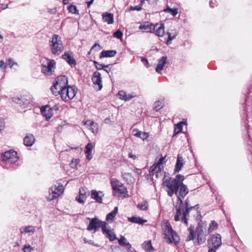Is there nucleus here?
I'll return each instance as SVG.
<instances>
[{
  "mask_svg": "<svg viewBox=\"0 0 252 252\" xmlns=\"http://www.w3.org/2000/svg\"><path fill=\"white\" fill-rule=\"evenodd\" d=\"M164 232L171 235L173 241L175 243L178 242V237L177 233L173 230L172 227L169 224H167L164 227Z\"/></svg>",
  "mask_w": 252,
  "mask_h": 252,
  "instance_id": "dca6fc26",
  "label": "nucleus"
},
{
  "mask_svg": "<svg viewBox=\"0 0 252 252\" xmlns=\"http://www.w3.org/2000/svg\"><path fill=\"white\" fill-rule=\"evenodd\" d=\"M122 177L126 181H128L131 177V174L129 173H122Z\"/></svg>",
  "mask_w": 252,
  "mask_h": 252,
  "instance_id": "864d4df0",
  "label": "nucleus"
},
{
  "mask_svg": "<svg viewBox=\"0 0 252 252\" xmlns=\"http://www.w3.org/2000/svg\"><path fill=\"white\" fill-rule=\"evenodd\" d=\"M49 46L52 53L54 56L60 55L63 50V46L61 38L57 34H54L49 41Z\"/></svg>",
  "mask_w": 252,
  "mask_h": 252,
  "instance_id": "7ed1b4c3",
  "label": "nucleus"
},
{
  "mask_svg": "<svg viewBox=\"0 0 252 252\" xmlns=\"http://www.w3.org/2000/svg\"><path fill=\"white\" fill-rule=\"evenodd\" d=\"M137 207L141 210L146 211L148 209V204L146 200H144L137 205Z\"/></svg>",
  "mask_w": 252,
  "mask_h": 252,
  "instance_id": "58836bf2",
  "label": "nucleus"
},
{
  "mask_svg": "<svg viewBox=\"0 0 252 252\" xmlns=\"http://www.w3.org/2000/svg\"><path fill=\"white\" fill-rule=\"evenodd\" d=\"M103 22L108 24H112L114 23L113 14L111 13H104L102 15Z\"/></svg>",
  "mask_w": 252,
  "mask_h": 252,
  "instance_id": "393cba45",
  "label": "nucleus"
},
{
  "mask_svg": "<svg viewBox=\"0 0 252 252\" xmlns=\"http://www.w3.org/2000/svg\"><path fill=\"white\" fill-rule=\"evenodd\" d=\"M218 226V224L215 222V221H212L210 224V227L208 229V233L211 232L215 228Z\"/></svg>",
  "mask_w": 252,
  "mask_h": 252,
  "instance_id": "09e8293b",
  "label": "nucleus"
},
{
  "mask_svg": "<svg viewBox=\"0 0 252 252\" xmlns=\"http://www.w3.org/2000/svg\"><path fill=\"white\" fill-rule=\"evenodd\" d=\"M175 32L177 33V35H178V32L176 31V30H173L171 31V32H167V34L168 35V38H169V35H171V36H173V35Z\"/></svg>",
  "mask_w": 252,
  "mask_h": 252,
  "instance_id": "e2e57ef3",
  "label": "nucleus"
},
{
  "mask_svg": "<svg viewBox=\"0 0 252 252\" xmlns=\"http://www.w3.org/2000/svg\"><path fill=\"white\" fill-rule=\"evenodd\" d=\"M4 125H5V123H4L3 120L0 118V131L4 128Z\"/></svg>",
  "mask_w": 252,
  "mask_h": 252,
  "instance_id": "680f3d73",
  "label": "nucleus"
},
{
  "mask_svg": "<svg viewBox=\"0 0 252 252\" xmlns=\"http://www.w3.org/2000/svg\"><path fill=\"white\" fill-rule=\"evenodd\" d=\"M89 195L90 192L87 189L81 188L79 189V194L76 197L75 200L78 203L84 204L87 198Z\"/></svg>",
  "mask_w": 252,
  "mask_h": 252,
  "instance_id": "f8f14e48",
  "label": "nucleus"
},
{
  "mask_svg": "<svg viewBox=\"0 0 252 252\" xmlns=\"http://www.w3.org/2000/svg\"><path fill=\"white\" fill-rule=\"evenodd\" d=\"M6 63H7V66L9 65L10 68L13 67L14 65H17V63L14 62L11 59H9Z\"/></svg>",
  "mask_w": 252,
  "mask_h": 252,
  "instance_id": "4d7b16f0",
  "label": "nucleus"
},
{
  "mask_svg": "<svg viewBox=\"0 0 252 252\" xmlns=\"http://www.w3.org/2000/svg\"><path fill=\"white\" fill-rule=\"evenodd\" d=\"M113 36L118 39H121L123 36V32L120 30H118L114 33Z\"/></svg>",
  "mask_w": 252,
  "mask_h": 252,
  "instance_id": "8fccbe9b",
  "label": "nucleus"
},
{
  "mask_svg": "<svg viewBox=\"0 0 252 252\" xmlns=\"http://www.w3.org/2000/svg\"><path fill=\"white\" fill-rule=\"evenodd\" d=\"M189 232V235L187 237V241H189L190 240H193L195 239L196 236V231H194V228L193 226L190 225L188 229Z\"/></svg>",
  "mask_w": 252,
  "mask_h": 252,
  "instance_id": "f704fd0d",
  "label": "nucleus"
},
{
  "mask_svg": "<svg viewBox=\"0 0 252 252\" xmlns=\"http://www.w3.org/2000/svg\"><path fill=\"white\" fill-rule=\"evenodd\" d=\"M139 28L146 32H152L155 30V26L154 24L149 23H145L140 25Z\"/></svg>",
  "mask_w": 252,
  "mask_h": 252,
  "instance_id": "4be33fe9",
  "label": "nucleus"
},
{
  "mask_svg": "<svg viewBox=\"0 0 252 252\" xmlns=\"http://www.w3.org/2000/svg\"><path fill=\"white\" fill-rule=\"evenodd\" d=\"M102 231L103 234H105L106 238L110 241L117 239V237L113 229H111L110 227L108 226L107 223H104V225L102 227Z\"/></svg>",
  "mask_w": 252,
  "mask_h": 252,
  "instance_id": "9b49d317",
  "label": "nucleus"
},
{
  "mask_svg": "<svg viewBox=\"0 0 252 252\" xmlns=\"http://www.w3.org/2000/svg\"><path fill=\"white\" fill-rule=\"evenodd\" d=\"M189 199L188 198H187L186 201H185V210L183 211V215L184 216H189V212L190 211V210L192 209V208H194L195 207H196V206H198V205H195V206H193V207H192V206H190V205H189Z\"/></svg>",
  "mask_w": 252,
  "mask_h": 252,
  "instance_id": "473e14b6",
  "label": "nucleus"
},
{
  "mask_svg": "<svg viewBox=\"0 0 252 252\" xmlns=\"http://www.w3.org/2000/svg\"><path fill=\"white\" fill-rule=\"evenodd\" d=\"M0 165L4 168L8 169L18 160L17 153L13 150L5 152L1 155Z\"/></svg>",
  "mask_w": 252,
  "mask_h": 252,
  "instance_id": "f03ea898",
  "label": "nucleus"
},
{
  "mask_svg": "<svg viewBox=\"0 0 252 252\" xmlns=\"http://www.w3.org/2000/svg\"><path fill=\"white\" fill-rule=\"evenodd\" d=\"M55 110L56 111H57L59 110V106L58 105H54L53 107H52L51 108H50V106H48V105H46L45 106H42L41 108V113L44 114V115H46L45 114V112L46 111H48V110Z\"/></svg>",
  "mask_w": 252,
  "mask_h": 252,
  "instance_id": "4c0bfd02",
  "label": "nucleus"
},
{
  "mask_svg": "<svg viewBox=\"0 0 252 252\" xmlns=\"http://www.w3.org/2000/svg\"><path fill=\"white\" fill-rule=\"evenodd\" d=\"M184 164L185 163L184 162V159L183 158L179 155H178L175 165V167L174 169V173H176L179 172L180 170H181Z\"/></svg>",
  "mask_w": 252,
  "mask_h": 252,
  "instance_id": "5701e85b",
  "label": "nucleus"
},
{
  "mask_svg": "<svg viewBox=\"0 0 252 252\" xmlns=\"http://www.w3.org/2000/svg\"><path fill=\"white\" fill-rule=\"evenodd\" d=\"M88 219L90 220V221L87 227V230L89 231L94 230V232L97 231L99 228H102L104 223H106V222L102 221L96 217L92 219L88 218Z\"/></svg>",
  "mask_w": 252,
  "mask_h": 252,
  "instance_id": "6e6552de",
  "label": "nucleus"
},
{
  "mask_svg": "<svg viewBox=\"0 0 252 252\" xmlns=\"http://www.w3.org/2000/svg\"><path fill=\"white\" fill-rule=\"evenodd\" d=\"M60 90L61 89H60L56 88L55 84H54V85L51 88V90L52 91L53 94L55 96L60 94Z\"/></svg>",
  "mask_w": 252,
  "mask_h": 252,
  "instance_id": "a18cd8bd",
  "label": "nucleus"
},
{
  "mask_svg": "<svg viewBox=\"0 0 252 252\" xmlns=\"http://www.w3.org/2000/svg\"><path fill=\"white\" fill-rule=\"evenodd\" d=\"M141 61L146 66H147L149 64L148 60L145 58H141Z\"/></svg>",
  "mask_w": 252,
  "mask_h": 252,
  "instance_id": "69168bd1",
  "label": "nucleus"
},
{
  "mask_svg": "<svg viewBox=\"0 0 252 252\" xmlns=\"http://www.w3.org/2000/svg\"><path fill=\"white\" fill-rule=\"evenodd\" d=\"M118 207H115L114 209V210L107 214L106 216V220H113L114 218L115 217L116 214L118 213Z\"/></svg>",
  "mask_w": 252,
  "mask_h": 252,
  "instance_id": "e433bc0d",
  "label": "nucleus"
},
{
  "mask_svg": "<svg viewBox=\"0 0 252 252\" xmlns=\"http://www.w3.org/2000/svg\"><path fill=\"white\" fill-rule=\"evenodd\" d=\"M184 179V176L181 174L177 175L174 179L164 177L163 184L167 188L166 191L170 197H172L174 194H178V190Z\"/></svg>",
  "mask_w": 252,
  "mask_h": 252,
  "instance_id": "f257e3e1",
  "label": "nucleus"
},
{
  "mask_svg": "<svg viewBox=\"0 0 252 252\" xmlns=\"http://www.w3.org/2000/svg\"><path fill=\"white\" fill-rule=\"evenodd\" d=\"M142 5L140 3V5L135 6H131L130 7V9L132 10H136V11H140L142 9Z\"/></svg>",
  "mask_w": 252,
  "mask_h": 252,
  "instance_id": "bf43d9fd",
  "label": "nucleus"
},
{
  "mask_svg": "<svg viewBox=\"0 0 252 252\" xmlns=\"http://www.w3.org/2000/svg\"><path fill=\"white\" fill-rule=\"evenodd\" d=\"M182 124L185 125L186 124V122H182L179 123L177 125V128L178 129V130L176 132V129H175L174 135L177 134V133H179L180 132H181L182 131Z\"/></svg>",
  "mask_w": 252,
  "mask_h": 252,
  "instance_id": "de8ad7c7",
  "label": "nucleus"
},
{
  "mask_svg": "<svg viewBox=\"0 0 252 252\" xmlns=\"http://www.w3.org/2000/svg\"><path fill=\"white\" fill-rule=\"evenodd\" d=\"M118 95L120 99L125 101H128L136 96V94L134 93L127 94L126 92L124 91H119Z\"/></svg>",
  "mask_w": 252,
  "mask_h": 252,
  "instance_id": "a211bd4d",
  "label": "nucleus"
},
{
  "mask_svg": "<svg viewBox=\"0 0 252 252\" xmlns=\"http://www.w3.org/2000/svg\"><path fill=\"white\" fill-rule=\"evenodd\" d=\"M208 242L209 245L212 244V248L217 250L220 247L222 244L221 236L219 234H215L212 236L210 240H208Z\"/></svg>",
  "mask_w": 252,
  "mask_h": 252,
  "instance_id": "ddd939ff",
  "label": "nucleus"
},
{
  "mask_svg": "<svg viewBox=\"0 0 252 252\" xmlns=\"http://www.w3.org/2000/svg\"><path fill=\"white\" fill-rule=\"evenodd\" d=\"M94 64L97 70L104 69V68H108L110 64L102 65L96 61H94Z\"/></svg>",
  "mask_w": 252,
  "mask_h": 252,
  "instance_id": "37998d69",
  "label": "nucleus"
},
{
  "mask_svg": "<svg viewBox=\"0 0 252 252\" xmlns=\"http://www.w3.org/2000/svg\"><path fill=\"white\" fill-rule=\"evenodd\" d=\"M79 162V159L74 158L72 159L71 162L70 163V165L71 168H75L76 167L77 165Z\"/></svg>",
  "mask_w": 252,
  "mask_h": 252,
  "instance_id": "3c124183",
  "label": "nucleus"
},
{
  "mask_svg": "<svg viewBox=\"0 0 252 252\" xmlns=\"http://www.w3.org/2000/svg\"><path fill=\"white\" fill-rule=\"evenodd\" d=\"M35 138L33 134L28 133L24 139V143L26 146H32L34 143Z\"/></svg>",
  "mask_w": 252,
  "mask_h": 252,
  "instance_id": "aec40b11",
  "label": "nucleus"
},
{
  "mask_svg": "<svg viewBox=\"0 0 252 252\" xmlns=\"http://www.w3.org/2000/svg\"><path fill=\"white\" fill-rule=\"evenodd\" d=\"M23 250L24 252H31L33 250V248L30 245H25L24 246Z\"/></svg>",
  "mask_w": 252,
  "mask_h": 252,
  "instance_id": "603ef678",
  "label": "nucleus"
},
{
  "mask_svg": "<svg viewBox=\"0 0 252 252\" xmlns=\"http://www.w3.org/2000/svg\"><path fill=\"white\" fill-rule=\"evenodd\" d=\"M118 242L120 245L125 247L127 249H130L131 248V245L128 242H126V239L124 236H121V238L119 239Z\"/></svg>",
  "mask_w": 252,
  "mask_h": 252,
  "instance_id": "c9c22d12",
  "label": "nucleus"
},
{
  "mask_svg": "<svg viewBox=\"0 0 252 252\" xmlns=\"http://www.w3.org/2000/svg\"><path fill=\"white\" fill-rule=\"evenodd\" d=\"M162 167H158L156 166H152L150 169V172L153 176H155L157 178H158L162 176Z\"/></svg>",
  "mask_w": 252,
  "mask_h": 252,
  "instance_id": "412c9836",
  "label": "nucleus"
},
{
  "mask_svg": "<svg viewBox=\"0 0 252 252\" xmlns=\"http://www.w3.org/2000/svg\"><path fill=\"white\" fill-rule=\"evenodd\" d=\"M90 126L91 127V130L94 134H96L98 130V125L96 123H94V121H91L90 123Z\"/></svg>",
  "mask_w": 252,
  "mask_h": 252,
  "instance_id": "a19ab883",
  "label": "nucleus"
},
{
  "mask_svg": "<svg viewBox=\"0 0 252 252\" xmlns=\"http://www.w3.org/2000/svg\"><path fill=\"white\" fill-rule=\"evenodd\" d=\"M92 80L95 89L97 90L98 91L101 90L102 88V82L101 74L99 72L95 71L94 72L92 78Z\"/></svg>",
  "mask_w": 252,
  "mask_h": 252,
  "instance_id": "9d476101",
  "label": "nucleus"
},
{
  "mask_svg": "<svg viewBox=\"0 0 252 252\" xmlns=\"http://www.w3.org/2000/svg\"><path fill=\"white\" fill-rule=\"evenodd\" d=\"M21 233H29V235L33 234L35 232V227L32 225H27L20 229Z\"/></svg>",
  "mask_w": 252,
  "mask_h": 252,
  "instance_id": "a878e982",
  "label": "nucleus"
},
{
  "mask_svg": "<svg viewBox=\"0 0 252 252\" xmlns=\"http://www.w3.org/2000/svg\"><path fill=\"white\" fill-rule=\"evenodd\" d=\"M101 49V47H100L99 44H98L97 43H95L94 45H93L92 46V47L91 48V49L90 52H91L93 50H96V51H98V50H100Z\"/></svg>",
  "mask_w": 252,
  "mask_h": 252,
  "instance_id": "13d9d810",
  "label": "nucleus"
},
{
  "mask_svg": "<svg viewBox=\"0 0 252 252\" xmlns=\"http://www.w3.org/2000/svg\"><path fill=\"white\" fill-rule=\"evenodd\" d=\"M93 148V144L91 143H89L85 147V153H92Z\"/></svg>",
  "mask_w": 252,
  "mask_h": 252,
  "instance_id": "49530a36",
  "label": "nucleus"
},
{
  "mask_svg": "<svg viewBox=\"0 0 252 252\" xmlns=\"http://www.w3.org/2000/svg\"><path fill=\"white\" fill-rule=\"evenodd\" d=\"M13 101L19 104L20 106H23L28 105L30 101L28 99L23 97H14L13 99Z\"/></svg>",
  "mask_w": 252,
  "mask_h": 252,
  "instance_id": "c85d7f7f",
  "label": "nucleus"
},
{
  "mask_svg": "<svg viewBox=\"0 0 252 252\" xmlns=\"http://www.w3.org/2000/svg\"><path fill=\"white\" fill-rule=\"evenodd\" d=\"M156 30V35L158 36H163L165 33L163 24H157L155 25Z\"/></svg>",
  "mask_w": 252,
  "mask_h": 252,
  "instance_id": "c756f323",
  "label": "nucleus"
},
{
  "mask_svg": "<svg viewBox=\"0 0 252 252\" xmlns=\"http://www.w3.org/2000/svg\"><path fill=\"white\" fill-rule=\"evenodd\" d=\"M142 248L147 252H153L154 249L152 245L151 241H145L141 245Z\"/></svg>",
  "mask_w": 252,
  "mask_h": 252,
  "instance_id": "2f4dec72",
  "label": "nucleus"
},
{
  "mask_svg": "<svg viewBox=\"0 0 252 252\" xmlns=\"http://www.w3.org/2000/svg\"><path fill=\"white\" fill-rule=\"evenodd\" d=\"M100 194H102L101 191L98 192L95 190H92L91 191V197L97 202L101 203L102 196L99 195Z\"/></svg>",
  "mask_w": 252,
  "mask_h": 252,
  "instance_id": "7c9ffc66",
  "label": "nucleus"
},
{
  "mask_svg": "<svg viewBox=\"0 0 252 252\" xmlns=\"http://www.w3.org/2000/svg\"><path fill=\"white\" fill-rule=\"evenodd\" d=\"M128 220L129 222L134 223H137L139 224H143L145 222H146L147 221V220H143L140 217H137L135 216H132L131 217H128Z\"/></svg>",
  "mask_w": 252,
  "mask_h": 252,
  "instance_id": "cd10ccee",
  "label": "nucleus"
},
{
  "mask_svg": "<svg viewBox=\"0 0 252 252\" xmlns=\"http://www.w3.org/2000/svg\"><path fill=\"white\" fill-rule=\"evenodd\" d=\"M111 186L113 189L116 192L120 194H126L127 193V189L119 181L116 179L111 180Z\"/></svg>",
  "mask_w": 252,
  "mask_h": 252,
  "instance_id": "0eeeda50",
  "label": "nucleus"
},
{
  "mask_svg": "<svg viewBox=\"0 0 252 252\" xmlns=\"http://www.w3.org/2000/svg\"><path fill=\"white\" fill-rule=\"evenodd\" d=\"M54 84L55 85L56 88L60 89L67 87V77L64 75L58 77Z\"/></svg>",
  "mask_w": 252,
  "mask_h": 252,
  "instance_id": "2eb2a0df",
  "label": "nucleus"
},
{
  "mask_svg": "<svg viewBox=\"0 0 252 252\" xmlns=\"http://www.w3.org/2000/svg\"><path fill=\"white\" fill-rule=\"evenodd\" d=\"M164 238L165 239H166L169 243H172V241L171 240V238L170 237V235L168 234V235L167 234H165Z\"/></svg>",
  "mask_w": 252,
  "mask_h": 252,
  "instance_id": "0e129e2a",
  "label": "nucleus"
},
{
  "mask_svg": "<svg viewBox=\"0 0 252 252\" xmlns=\"http://www.w3.org/2000/svg\"><path fill=\"white\" fill-rule=\"evenodd\" d=\"M76 92V87L68 86L60 90V95L63 101H68L74 98Z\"/></svg>",
  "mask_w": 252,
  "mask_h": 252,
  "instance_id": "39448f33",
  "label": "nucleus"
},
{
  "mask_svg": "<svg viewBox=\"0 0 252 252\" xmlns=\"http://www.w3.org/2000/svg\"><path fill=\"white\" fill-rule=\"evenodd\" d=\"M62 58L71 66H74L76 64L75 60L69 52H64V54L62 55Z\"/></svg>",
  "mask_w": 252,
  "mask_h": 252,
  "instance_id": "f3484780",
  "label": "nucleus"
},
{
  "mask_svg": "<svg viewBox=\"0 0 252 252\" xmlns=\"http://www.w3.org/2000/svg\"><path fill=\"white\" fill-rule=\"evenodd\" d=\"M167 63V57L162 56L158 60L157 66L156 68V70L157 72H159L161 71L164 67L165 64Z\"/></svg>",
  "mask_w": 252,
  "mask_h": 252,
  "instance_id": "6ab92c4d",
  "label": "nucleus"
},
{
  "mask_svg": "<svg viewBox=\"0 0 252 252\" xmlns=\"http://www.w3.org/2000/svg\"><path fill=\"white\" fill-rule=\"evenodd\" d=\"M197 234V244L201 245L206 241V237L209 233L207 232L206 225L203 223H199L196 229Z\"/></svg>",
  "mask_w": 252,
  "mask_h": 252,
  "instance_id": "423d86ee",
  "label": "nucleus"
},
{
  "mask_svg": "<svg viewBox=\"0 0 252 252\" xmlns=\"http://www.w3.org/2000/svg\"><path fill=\"white\" fill-rule=\"evenodd\" d=\"M163 101L162 100H157L154 104V110L158 112L160 109H161L163 106Z\"/></svg>",
  "mask_w": 252,
  "mask_h": 252,
  "instance_id": "ea45409f",
  "label": "nucleus"
},
{
  "mask_svg": "<svg viewBox=\"0 0 252 252\" xmlns=\"http://www.w3.org/2000/svg\"><path fill=\"white\" fill-rule=\"evenodd\" d=\"M7 67V63H5L3 60H0V68H2L5 70Z\"/></svg>",
  "mask_w": 252,
  "mask_h": 252,
  "instance_id": "052dcab7",
  "label": "nucleus"
},
{
  "mask_svg": "<svg viewBox=\"0 0 252 252\" xmlns=\"http://www.w3.org/2000/svg\"><path fill=\"white\" fill-rule=\"evenodd\" d=\"M56 62L54 60L46 59L41 64V71L46 75H51L55 71Z\"/></svg>",
  "mask_w": 252,
  "mask_h": 252,
  "instance_id": "20e7f679",
  "label": "nucleus"
},
{
  "mask_svg": "<svg viewBox=\"0 0 252 252\" xmlns=\"http://www.w3.org/2000/svg\"><path fill=\"white\" fill-rule=\"evenodd\" d=\"M67 9L69 12L72 14H79V11L75 5L71 4L68 6Z\"/></svg>",
  "mask_w": 252,
  "mask_h": 252,
  "instance_id": "c03bdc74",
  "label": "nucleus"
},
{
  "mask_svg": "<svg viewBox=\"0 0 252 252\" xmlns=\"http://www.w3.org/2000/svg\"><path fill=\"white\" fill-rule=\"evenodd\" d=\"M117 54L116 50H103L99 55V58L113 57Z\"/></svg>",
  "mask_w": 252,
  "mask_h": 252,
  "instance_id": "b1692460",
  "label": "nucleus"
},
{
  "mask_svg": "<svg viewBox=\"0 0 252 252\" xmlns=\"http://www.w3.org/2000/svg\"><path fill=\"white\" fill-rule=\"evenodd\" d=\"M188 193L189 189L187 186L182 182L178 190V194H176L178 197V200L180 204H183L182 199L184 198Z\"/></svg>",
  "mask_w": 252,
  "mask_h": 252,
  "instance_id": "4468645a",
  "label": "nucleus"
},
{
  "mask_svg": "<svg viewBox=\"0 0 252 252\" xmlns=\"http://www.w3.org/2000/svg\"><path fill=\"white\" fill-rule=\"evenodd\" d=\"M184 208L183 204H180V203H179V205L177 208L176 214L174 216V220L175 221H177L180 220V217L181 216L182 213H183V211H184Z\"/></svg>",
  "mask_w": 252,
  "mask_h": 252,
  "instance_id": "72a5a7b5",
  "label": "nucleus"
},
{
  "mask_svg": "<svg viewBox=\"0 0 252 252\" xmlns=\"http://www.w3.org/2000/svg\"><path fill=\"white\" fill-rule=\"evenodd\" d=\"M163 160H164L163 158H160L158 160V161L157 163H154L152 166H156L157 167H162L163 168L162 164Z\"/></svg>",
  "mask_w": 252,
  "mask_h": 252,
  "instance_id": "6e6d98bb",
  "label": "nucleus"
},
{
  "mask_svg": "<svg viewBox=\"0 0 252 252\" xmlns=\"http://www.w3.org/2000/svg\"><path fill=\"white\" fill-rule=\"evenodd\" d=\"M177 33L175 32H174L173 36H171V35H169V38H168V39L166 41V44L167 45H170L172 43V40L175 39Z\"/></svg>",
  "mask_w": 252,
  "mask_h": 252,
  "instance_id": "5fc2aeb1",
  "label": "nucleus"
},
{
  "mask_svg": "<svg viewBox=\"0 0 252 252\" xmlns=\"http://www.w3.org/2000/svg\"><path fill=\"white\" fill-rule=\"evenodd\" d=\"M164 11L170 13L173 16H175L178 13L177 8H171L169 7L165 9Z\"/></svg>",
  "mask_w": 252,
  "mask_h": 252,
  "instance_id": "79ce46f5",
  "label": "nucleus"
},
{
  "mask_svg": "<svg viewBox=\"0 0 252 252\" xmlns=\"http://www.w3.org/2000/svg\"><path fill=\"white\" fill-rule=\"evenodd\" d=\"M128 158L135 159L137 158V157L135 155H133L131 153L128 154Z\"/></svg>",
  "mask_w": 252,
  "mask_h": 252,
  "instance_id": "774afa93",
  "label": "nucleus"
},
{
  "mask_svg": "<svg viewBox=\"0 0 252 252\" xmlns=\"http://www.w3.org/2000/svg\"><path fill=\"white\" fill-rule=\"evenodd\" d=\"M63 190V186L62 185L55 186L50 188L49 189V196L47 197V200L49 201L57 198L60 194H62Z\"/></svg>",
  "mask_w": 252,
  "mask_h": 252,
  "instance_id": "1a4fd4ad",
  "label": "nucleus"
},
{
  "mask_svg": "<svg viewBox=\"0 0 252 252\" xmlns=\"http://www.w3.org/2000/svg\"><path fill=\"white\" fill-rule=\"evenodd\" d=\"M187 216H185L183 215V217L182 220V222L185 223L186 224V225H188V220H187Z\"/></svg>",
  "mask_w": 252,
  "mask_h": 252,
  "instance_id": "338daca9",
  "label": "nucleus"
},
{
  "mask_svg": "<svg viewBox=\"0 0 252 252\" xmlns=\"http://www.w3.org/2000/svg\"><path fill=\"white\" fill-rule=\"evenodd\" d=\"M133 135L137 137H140L143 140H146L149 137L148 133L145 132H141L137 129H134L132 130Z\"/></svg>",
  "mask_w": 252,
  "mask_h": 252,
  "instance_id": "bb28decb",
  "label": "nucleus"
}]
</instances>
